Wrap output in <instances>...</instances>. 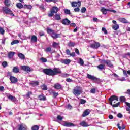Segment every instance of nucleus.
Here are the masks:
<instances>
[{
	"instance_id": "f257e3e1",
	"label": "nucleus",
	"mask_w": 130,
	"mask_h": 130,
	"mask_svg": "<svg viewBox=\"0 0 130 130\" xmlns=\"http://www.w3.org/2000/svg\"><path fill=\"white\" fill-rule=\"evenodd\" d=\"M109 101H110V105H112L113 107H118V106H119V105L120 104L119 103V102H118L115 104H114V105L112 104L113 101H118V98L115 95H113V96H111L109 99Z\"/></svg>"
},
{
	"instance_id": "f03ea898",
	"label": "nucleus",
	"mask_w": 130,
	"mask_h": 130,
	"mask_svg": "<svg viewBox=\"0 0 130 130\" xmlns=\"http://www.w3.org/2000/svg\"><path fill=\"white\" fill-rule=\"evenodd\" d=\"M83 92V88L81 86H76L73 89V93L75 96L81 95Z\"/></svg>"
},
{
	"instance_id": "7ed1b4c3",
	"label": "nucleus",
	"mask_w": 130,
	"mask_h": 130,
	"mask_svg": "<svg viewBox=\"0 0 130 130\" xmlns=\"http://www.w3.org/2000/svg\"><path fill=\"white\" fill-rule=\"evenodd\" d=\"M44 74L48 75V76H53V70L50 69H44L43 70Z\"/></svg>"
},
{
	"instance_id": "20e7f679",
	"label": "nucleus",
	"mask_w": 130,
	"mask_h": 130,
	"mask_svg": "<svg viewBox=\"0 0 130 130\" xmlns=\"http://www.w3.org/2000/svg\"><path fill=\"white\" fill-rule=\"evenodd\" d=\"M101 63H102V64H107L108 67H109L110 68H113V65H112V63H111V62L110 60H101Z\"/></svg>"
},
{
	"instance_id": "39448f33",
	"label": "nucleus",
	"mask_w": 130,
	"mask_h": 130,
	"mask_svg": "<svg viewBox=\"0 0 130 130\" xmlns=\"http://www.w3.org/2000/svg\"><path fill=\"white\" fill-rule=\"evenodd\" d=\"M61 124L63 126H66V127H71L72 126H75V125L72 123L67 122V121H62Z\"/></svg>"
},
{
	"instance_id": "423d86ee",
	"label": "nucleus",
	"mask_w": 130,
	"mask_h": 130,
	"mask_svg": "<svg viewBox=\"0 0 130 130\" xmlns=\"http://www.w3.org/2000/svg\"><path fill=\"white\" fill-rule=\"evenodd\" d=\"M71 7L72 8H80L81 7V1L78 2H72L71 3Z\"/></svg>"
},
{
	"instance_id": "0eeeda50",
	"label": "nucleus",
	"mask_w": 130,
	"mask_h": 130,
	"mask_svg": "<svg viewBox=\"0 0 130 130\" xmlns=\"http://www.w3.org/2000/svg\"><path fill=\"white\" fill-rule=\"evenodd\" d=\"M22 70L26 72V73H30V72H33V69L29 68L28 66H23L21 67Z\"/></svg>"
},
{
	"instance_id": "6e6552de",
	"label": "nucleus",
	"mask_w": 130,
	"mask_h": 130,
	"mask_svg": "<svg viewBox=\"0 0 130 130\" xmlns=\"http://www.w3.org/2000/svg\"><path fill=\"white\" fill-rule=\"evenodd\" d=\"M3 11H4V12H5V13L6 14H10V15H11L12 16H15L12 13V11H11V10L10 9H9L8 7H4L3 8Z\"/></svg>"
},
{
	"instance_id": "1a4fd4ad",
	"label": "nucleus",
	"mask_w": 130,
	"mask_h": 130,
	"mask_svg": "<svg viewBox=\"0 0 130 130\" xmlns=\"http://www.w3.org/2000/svg\"><path fill=\"white\" fill-rule=\"evenodd\" d=\"M90 47H91V48H93L94 49H97V48L100 47V43L95 42V43L92 44L90 45Z\"/></svg>"
},
{
	"instance_id": "9d476101",
	"label": "nucleus",
	"mask_w": 130,
	"mask_h": 130,
	"mask_svg": "<svg viewBox=\"0 0 130 130\" xmlns=\"http://www.w3.org/2000/svg\"><path fill=\"white\" fill-rule=\"evenodd\" d=\"M53 76H54L55 75H57V74H61V70H60V68H55L53 69Z\"/></svg>"
},
{
	"instance_id": "9b49d317",
	"label": "nucleus",
	"mask_w": 130,
	"mask_h": 130,
	"mask_svg": "<svg viewBox=\"0 0 130 130\" xmlns=\"http://www.w3.org/2000/svg\"><path fill=\"white\" fill-rule=\"evenodd\" d=\"M70 23L71 21L68 19H63L62 20V24H63V25H66L67 26H69Z\"/></svg>"
},
{
	"instance_id": "f8f14e48",
	"label": "nucleus",
	"mask_w": 130,
	"mask_h": 130,
	"mask_svg": "<svg viewBox=\"0 0 130 130\" xmlns=\"http://www.w3.org/2000/svg\"><path fill=\"white\" fill-rule=\"evenodd\" d=\"M87 78L88 79H89V80H91V81H97L98 79L94 76H92L90 74H87Z\"/></svg>"
},
{
	"instance_id": "ddd939ff",
	"label": "nucleus",
	"mask_w": 130,
	"mask_h": 130,
	"mask_svg": "<svg viewBox=\"0 0 130 130\" xmlns=\"http://www.w3.org/2000/svg\"><path fill=\"white\" fill-rule=\"evenodd\" d=\"M60 61L61 63H64V64H69V63H71V60L70 59H61Z\"/></svg>"
},
{
	"instance_id": "4468645a",
	"label": "nucleus",
	"mask_w": 130,
	"mask_h": 130,
	"mask_svg": "<svg viewBox=\"0 0 130 130\" xmlns=\"http://www.w3.org/2000/svg\"><path fill=\"white\" fill-rule=\"evenodd\" d=\"M97 68L100 71H102L103 70H105V64H101L97 66Z\"/></svg>"
},
{
	"instance_id": "2eb2a0df",
	"label": "nucleus",
	"mask_w": 130,
	"mask_h": 130,
	"mask_svg": "<svg viewBox=\"0 0 130 130\" xmlns=\"http://www.w3.org/2000/svg\"><path fill=\"white\" fill-rule=\"evenodd\" d=\"M90 111L89 109H86L83 113L82 116L83 117H86L87 115H89L90 114Z\"/></svg>"
},
{
	"instance_id": "dca6fc26",
	"label": "nucleus",
	"mask_w": 130,
	"mask_h": 130,
	"mask_svg": "<svg viewBox=\"0 0 130 130\" xmlns=\"http://www.w3.org/2000/svg\"><path fill=\"white\" fill-rule=\"evenodd\" d=\"M18 130H27V126L24 124H21L19 125Z\"/></svg>"
},
{
	"instance_id": "f3484780",
	"label": "nucleus",
	"mask_w": 130,
	"mask_h": 130,
	"mask_svg": "<svg viewBox=\"0 0 130 130\" xmlns=\"http://www.w3.org/2000/svg\"><path fill=\"white\" fill-rule=\"evenodd\" d=\"M10 80L11 82L13 83H17V82L18 81L17 78L14 76L10 77Z\"/></svg>"
},
{
	"instance_id": "a211bd4d",
	"label": "nucleus",
	"mask_w": 130,
	"mask_h": 130,
	"mask_svg": "<svg viewBox=\"0 0 130 130\" xmlns=\"http://www.w3.org/2000/svg\"><path fill=\"white\" fill-rule=\"evenodd\" d=\"M80 125L81 126H83L84 127H87V126H90V125H89L88 124V123L86 122L85 121H83L82 122H81L80 123Z\"/></svg>"
},
{
	"instance_id": "6ab92c4d",
	"label": "nucleus",
	"mask_w": 130,
	"mask_h": 130,
	"mask_svg": "<svg viewBox=\"0 0 130 130\" xmlns=\"http://www.w3.org/2000/svg\"><path fill=\"white\" fill-rule=\"evenodd\" d=\"M51 11H52V13H53L54 14H56V13L58 12V8L56 7H54L52 8Z\"/></svg>"
},
{
	"instance_id": "aec40b11",
	"label": "nucleus",
	"mask_w": 130,
	"mask_h": 130,
	"mask_svg": "<svg viewBox=\"0 0 130 130\" xmlns=\"http://www.w3.org/2000/svg\"><path fill=\"white\" fill-rule=\"evenodd\" d=\"M54 87L55 89H56L57 90H59L60 89H61V85L59 83H56L54 84Z\"/></svg>"
},
{
	"instance_id": "412c9836",
	"label": "nucleus",
	"mask_w": 130,
	"mask_h": 130,
	"mask_svg": "<svg viewBox=\"0 0 130 130\" xmlns=\"http://www.w3.org/2000/svg\"><path fill=\"white\" fill-rule=\"evenodd\" d=\"M14 55H15V52H10L8 53V58L10 59L13 58L14 57Z\"/></svg>"
},
{
	"instance_id": "4be33fe9",
	"label": "nucleus",
	"mask_w": 130,
	"mask_h": 130,
	"mask_svg": "<svg viewBox=\"0 0 130 130\" xmlns=\"http://www.w3.org/2000/svg\"><path fill=\"white\" fill-rule=\"evenodd\" d=\"M20 70L19 69V67H15L13 69V73H15V74H18L19 73Z\"/></svg>"
},
{
	"instance_id": "5701e85b",
	"label": "nucleus",
	"mask_w": 130,
	"mask_h": 130,
	"mask_svg": "<svg viewBox=\"0 0 130 130\" xmlns=\"http://www.w3.org/2000/svg\"><path fill=\"white\" fill-rule=\"evenodd\" d=\"M31 42H34V43L37 42V37L35 35L31 36Z\"/></svg>"
},
{
	"instance_id": "b1692460",
	"label": "nucleus",
	"mask_w": 130,
	"mask_h": 130,
	"mask_svg": "<svg viewBox=\"0 0 130 130\" xmlns=\"http://www.w3.org/2000/svg\"><path fill=\"white\" fill-rule=\"evenodd\" d=\"M119 21L121 22V23H124V24H126V23H127V20H126L124 18H119Z\"/></svg>"
},
{
	"instance_id": "393cba45",
	"label": "nucleus",
	"mask_w": 130,
	"mask_h": 130,
	"mask_svg": "<svg viewBox=\"0 0 130 130\" xmlns=\"http://www.w3.org/2000/svg\"><path fill=\"white\" fill-rule=\"evenodd\" d=\"M60 18V14H56L55 15V20H56L57 21H59V20H61Z\"/></svg>"
},
{
	"instance_id": "a878e982",
	"label": "nucleus",
	"mask_w": 130,
	"mask_h": 130,
	"mask_svg": "<svg viewBox=\"0 0 130 130\" xmlns=\"http://www.w3.org/2000/svg\"><path fill=\"white\" fill-rule=\"evenodd\" d=\"M7 98H8V99H10V100H11V101H16V98H15V96H13L11 95H7Z\"/></svg>"
},
{
	"instance_id": "bb28decb",
	"label": "nucleus",
	"mask_w": 130,
	"mask_h": 130,
	"mask_svg": "<svg viewBox=\"0 0 130 130\" xmlns=\"http://www.w3.org/2000/svg\"><path fill=\"white\" fill-rule=\"evenodd\" d=\"M4 4L6 7H9L11 5V1L10 0H5Z\"/></svg>"
},
{
	"instance_id": "cd10ccee",
	"label": "nucleus",
	"mask_w": 130,
	"mask_h": 130,
	"mask_svg": "<svg viewBox=\"0 0 130 130\" xmlns=\"http://www.w3.org/2000/svg\"><path fill=\"white\" fill-rule=\"evenodd\" d=\"M107 11H109V10L106 9H105V8H102L101 9V12H102L104 15H106V14L107 13Z\"/></svg>"
},
{
	"instance_id": "c85d7f7f",
	"label": "nucleus",
	"mask_w": 130,
	"mask_h": 130,
	"mask_svg": "<svg viewBox=\"0 0 130 130\" xmlns=\"http://www.w3.org/2000/svg\"><path fill=\"white\" fill-rule=\"evenodd\" d=\"M59 35L57 34H56V33H54V31L52 34L51 35V37H52L53 38H55V39H56V38H58V36Z\"/></svg>"
},
{
	"instance_id": "c756f323",
	"label": "nucleus",
	"mask_w": 130,
	"mask_h": 130,
	"mask_svg": "<svg viewBox=\"0 0 130 130\" xmlns=\"http://www.w3.org/2000/svg\"><path fill=\"white\" fill-rule=\"evenodd\" d=\"M16 6L18 9H23V7H24V6H23V5L20 3H17L16 4Z\"/></svg>"
},
{
	"instance_id": "7c9ffc66",
	"label": "nucleus",
	"mask_w": 130,
	"mask_h": 130,
	"mask_svg": "<svg viewBox=\"0 0 130 130\" xmlns=\"http://www.w3.org/2000/svg\"><path fill=\"white\" fill-rule=\"evenodd\" d=\"M19 42H20L19 40H15L11 42V45H14V44H18V43H19Z\"/></svg>"
},
{
	"instance_id": "2f4dec72",
	"label": "nucleus",
	"mask_w": 130,
	"mask_h": 130,
	"mask_svg": "<svg viewBox=\"0 0 130 130\" xmlns=\"http://www.w3.org/2000/svg\"><path fill=\"white\" fill-rule=\"evenodd\" d=\"M112 28L113 30H118V29H119V25H118V24H115L114 25H113Z\"/></svg>"
},
{
	"instance_id": "473e14b6",
	"label": "nucleus",
	"mask_w": 130,
	"mask_h": 130,
	"mask_svg": "<svg viewBox=\"0 0 130 130\" xmlns=\"http://www.w3.org/2000/svg\"><path fill=\"white\" fill-rule=\"evenodd\" d=\"M18 57L20 59H25V55L22 53L18 54Z\"/></svg>"
},
{
	"instance_id": "72a5a7b5",
	"label": "nucleus",
	"mask_w": 130,
	"mask_h": 130,
	"mask_svg": "<svg viewBox=\"0 0 130 130\" xmlns=\"http://www.w3.org/2000/svg\"><path fill=\"white\" fill-rule=\"evenodd\" d=\"M47 33H48V34H50L51 35H52V34L54 32V31L52 30V29L50 28H48L47 30Z\"/></svg>"
},
{
	"instance_id": "f704fd0d",
	"label": "nucleus",
	"mask_w": 130,
	"mask_h": 130,
	"mask_svg": "<svg viewBox=\"0 0 130 130\" xmlns=\"http://www.w3.org/2000/svg\"><path fill=\"white\" fill-rule=\"evenodd\" d=\"M39 99H40V100L44 101L46 100V98H45V96H44L43 95H41L39 96Z\"/></svg>"
},
{
	"instance_id": "c9c22d12",
	"label": "nucleus",
	"mask_w": 130,
	"mask_h": 130,
	"mask_svg": "<svg viewBox=\"0 0 130 130\" xmlns=\"http://www.w3.org/2000/svg\"><path fill=\"white\" fill-rule=\"evenodd\" d=\"M64 12L67 15H70L71 14V10L69 9H64Z\"/></svg>"
},
{
	"instance_id": "e433bc0d",
	"label": "nucleus",
	"mask_w": 130,
	"mask_h": 130,
	"mask_svg": "<svg viewBox=\"0 0 130 130\" xmlns=\"http://www.w3.org/2000/svg\"><path fill=\"white\" fill-rule=\"evenodd\" d=\"M24 8L25 9H28L29 10H31V9H32V6L29 5H25Z\"/></svg>"
},
{
	"instance_id": "4c0bfd02",
	"label": "nucleus",
	"mask_w": 130,
	"mask_h": 130,
	"mask_svg": "<svg viewBox=\"0 0 130 130\" xmlns=\"http://www.w3.org/2000/svg\"><path fill=\"white\" fill-rule=\"evenodd\" d=\"M86 11H87V9H86V7H82L81 10V12L82 14H84V13H86Z\"/></svg>"
},
{
	"instance_id": "58836bf2",
	"label": "nucleus",
	"mask_w": 130,
	"mask_h": 130,
	"mask_svg": "<svg viewBox=\"0 0 130 130\" xmlns=\"http://www.w3.org/2000/svg\"><path fill=\"white\" fill-rule=\"evenodd\" d=\"M57 119L58 120H60V121H61V120H62V119H63V117L58 115L57 117Z\"/></svg>"
},
{
	"instance_id": "ea45409f",
	"label": "nucleus",
	"mask_w": 130,
	"mask_h": 130,
	"mask_svg": "<svg viewBox=\"0 0 130 130\" xmlns=\"http://www.w3.org/2000/svg\"><path fill=\"white\" fill-rule=\"evenodd\" d=\"M79 63L80 66H84V60L82 58H80Z\"/></svg>"
},
{
	"instance_id": "a19ab883",
	"label": "nucleus",
	"mask_w": 130,
	"mask_h": 130,
	"mask_svg": "<svg viewBox=\"0 0 130 130\" xmlns=\"http://www.w3.org/2000/svg\"><path fill=\"white\" fill-rule=\"evenodd\" d=\"M0 34L4 35L5 34V30L2 27H0Z\"/></svg>"
},
{
	"instance_id": "79ce46f5",
	"label": "nucleus",
	"mask_w": 130,
	"mask_h": 130,
	"mask_svg": "<svg viewBox=\"0 0 130 130\" xmlns=\"http://www.w3.org/2000/svg\"><path fill=\"white\" fill-rule=\"evenodd\" d=\"M38 129H39V126L37 125H34L32 127V130H38Z\"/></svg>"
},
{
	"instance_id": "37998d69",
	"label": "nucleus",
	"mask_w": 130,
	"mask_h": 130,
	"mask_svg": "<svg viewBox=\"0 0 130 130\" xmlns=\"http://www.w3.org/2000/svg\"><path fill=\"white\" fill-rule=\"evenodd\" d=\"M40 59L41 60L42 62H46L47 61V59L43 57L41 58Z\"/></svg>"
},
{
	"instance_id": "c03bdc74",
	"label": "nucleus",
	"mask_w": 130,
	"mask_h": 130,
	"mask_svg": "<svg viewBox=\"0 0 130 130\" xmlns=\"http://www.w3.org/2000/svg\"><path fill=\"white\" fill-rule=\"evenodd\" d=\"M45 51H46V52H50V51H51V48L50 47L46 48L45 50Z\"/></svg>"
},
{
	"instance_id": "a18cd8bd",
	"label": "nucleus",
	"mask_w": 130,
	"mask_h": 130,
	"mask_svg": "<svg viewBox=\"0 0 130 130\" xmlns=\"http://www.w3.org/2000/svg\"><path fill=\"white\" fill-rule=\"evenodd\" d=\"M102 30L104 32V34H107V30L105 27H102Z\"/></svg>"
},
{
	"instance_id": "49530a36",
	"label": "nucleus",
	"mask_w": 130,
	"mask_h": 130,
	"mask_svg": "<svg viewBox=\"0 0 130 130\" xmlns=\"http://www.w3.org/2000/svg\"><path fill=\"white\" fill-rule=\"evenodd\" d=\"M120 100L121 102H124L125 101V98L124 96H121L120 98Z\"/></svg>"
},
{
	"instance_id": "de8ad7c7",
	"label": "nucleus",
	"mask_w": 130,
	"mask_h": 130,
	"mask_svg": "<svg viewBox=\"0 0 130 130\" xmlns=\"http://www.w3.org/2000/svg\"><path fill=\"white\" fill-rule=\"evenodd\" d=\"M90 93L92 94H95L96 93V89L95 88H92L90 90Z\"/></svg>"
},
{
	"instance_id": "09e8293b",
	"label": "nucleus",
	"mask_w": 130,
	"mask_h": 130,
	"mask_svg": "<svg viewBox=\"0 0 130 130\" xmlns=\"http://www.w3.org/2000/svg\"><path fill=\"white\" fill-rule=\"evenodd\" d=\"M123 73L124 76H125V77H126V78L128 77V75H127V72H126L125 71V70H123Z\"/></svg>"
},
{
	"instance_id": "8fccbe9b",
	"label": "nucleus",
	"mask_w": 130,
	"mask_h": 130,
	"mask_svg": "<svg viewBox=\"0 0 130 130\" xmlns=\"http://www.w3.org/2000/svg\"><path fill=\"white\" fill-rule=\"evenodd\" d=\"M68 46H71V47H74V46H75V43L69 42L68 43Z\"/></svg>"
},
{
	"instance_id": "3c124183",
	"label": "nucleus",
	"mask_w": 130,
	"mask_h": 130,
	"mask_svg": "<svg viewBox=\"0 0 130 130\" xmlns=\"http://www.w3.org/2000/svg\"><path fill=\"white\" fill-rule=\"evenodd\" d=\"M32 84L33 86H38V85H39V82H38V81H35Z\"/></svg>"
},
{
	"instance_id": "603ef678",
	"label": "nucleus",
	"mask_w": 130,
	"mask_h": 130,
	"mask_svg": "<svg viewBox=\"0 0 130 130\" xmlns=\"http://www.w3.org/2000/svg\"><path fill=\"white\" fill-rule=\"evenodd\" d=\"M2 66L4 68H6V67L8 66V63L6 61H4L2 63Z\"/></svg>"
},
{
	"instance_id": "864d4df0",
	"label": "nucleus",
	"mask_w": 130,
	"mask_h": 130,
	"mask_svg": "<svg viewBox=\"0 0 130 130\" xmlns=\"http://www.w3.org/2000/svg\"><path fill=\"white\" fill-rule=\"evenodd\" d=\"M42 89L44 90H47V86L45 85H43L42 86Z\"/></svg>"
},
{
	"instance_id": "5fc2aeb1",
	"label": "nucleus",
	"mask_w": 130,
	"mask_h": 130,
	"mask_svg": "<svg viewBox=\"0 0 130 130\" xmlns=\"http://www.w3.org/2000/svg\"><path fill=\"white\" fill-rule=\"evenodd\" d=\"M50 12V13L48 14V17H53V15L54 14V13L52 12L51 11Z\"/></svg>"
},
{
	"instance_id": "6e6d98bb",
	"label": "nucleus",
	"mask_w": 130,
	"mask_h": 130,
	"mask_svg": "<svg viewBox=\"0 0 130 130\" xmlns=\"http://www.w3.org/2000/svg\"><path fill=\"white\" fill-rule=\"evenodd\" d=\"M117 117H119V118H122L123 115L121 114V113H119L117 115Z\"/></svg>"
},
{
	"instance_id": "4d7b16f0",
	"label": "nucleus",
	"mask_w": 130,
	"mask_h": 130,
	"mask_svg": "<svg viewBox=\"0 0 130 130\" xmlns=\"http://www.w3.org/2000/svg\"><path fill=\"white\" fill-rule=\"evenodd\" d=\"M70 56H72V57H75V56H76V53L75 52H73L72 53H70Z\"/></svg>"
},
{
	"instance_id": "13d9d810",
	"label": "nucleus",
	"mask_w": 130,
	"mask_h": 130,
	"mask_svg": "<svg viewBox=\"0 0 130 130\" xmlns=\"http://www.w3.org/2000/svg\"><path fill=\"white\" fill-rule=\"evenodd\" d=\"M66 54H67V55H70L71 51H70V50L69 49L66 50Z\"/></svg>"
},
{
	"instance_id": "bf43d9fd",
	"label": "nucleus",
	"mask_w": 130,
	"mask_h": 130,
	"mask_svg": "<svg viewBox=\"0 0 130 130\" xmlns=\"http://www.w3.org/2000/svg\"><path fill=\"white\" fill-rule=\"evenodd\" d=\"M80 103L81 104H85V103H86V100L81 99L80 101Z\"/></svg>"
},
{
	"instance_id": "052dcab7",
	"label": "nucleus",
	"mask_w": 130,
	"mask_h": 130,
	"mask_svg": "<svg viewBox=\"0 0 130 130\" xmlns=\"http://www.w3.org/2000/svg\"><path fill=\"white\" fill-rule=\"evenodd\" d=\"M30 95H32V92L31 91H29L28 94L26 95V97L27 98H29V97H30Z\"/></svg>"
},
{
	"instance_id": "680f3d73",
	"label": "nucleus",
	"mask_w": 130,
	"mask_h": 130,
	"mask_svg": "<svg viewBox=\"0 0 130 130\" xmlns=\"http://www.w3.org/2000/svg\"><path fill=\"white\" fill-rule=\"evenodd\" d=\"M80 7H77L74 9V11L75 12H80Z\"/></svg>"
},
{
	"instance_id": "e2e57ef3",
	"label": "nucleus",
	"mask_w": 130,
	"mask_h": 130,
	"mask_svg": "<svg viewBox=\"0 0 130 130\" xmlns=\"http://www.w3.org/2000/svg\"><path fill=\"white\" fill-rule=\"evenodd\" d=\"M119 81H121V82H123V81H125V78L124 77H122L121 78L118 79Z\"/></svg>"
},
{
	"instance_id": "0e129e2a",
	"label": "nucleus",
	"mask_w": 130,
	"mask_h": 130,
	"mask_svg": "<svg viewBox=\"0 0 130 130\" xmlns=\"http://www.w3.org/2000/svg\"><path fill=\"white\" fill-rule=\"evenodd\" d=\"M67 108H68V109H72V108H73V107H72L71 105L69 104L67 105Z\"/></svg>"
},
{
	"instance_id": "69168bd1",
	"label": "nucleus",
	"mask_w": 130,
	"mask_h": 130,
	"mask_svg": "<svg viewBox=\"0 0 130 130\" xmlns=\"http://www.w3.org/2000/svg\"><path fill=\"white\" fill-rule=\"evenodd\" d=\"M53 96H54V97H55H55H57V96H58V93L53 92Z\"/></svg>"
},
{
	"instance_id": "338daca9",
	"label": "nucleus",
	"mask_w": 130,
	"mask_h": 130,
	"mask_svg": "<svg viewBox=\"0 0 130 130\" xmlns=\"http://www.w3.org/2000/svg\"><path fill=\"white\" fill-rule=\"evenodd\" d=\"M58 44H57V43L56 42H54L53 44V47H56V46H57Z\"/></svg>"
},
{
	"instance_id": "774afa93",
	"label": "nucleus",
	"mask_w": 130,
	"mask_h": 130,
	"mask_svg": "<svg viewBox=\"0 0 130 130\" xmlns=\"http://www.w3.org/2000/svg\"><path fill=\"white\" fill-rule=\"evenodd\" d=\"M93 22H98V18H93Z\"/></svg>"
}]
</instances>
